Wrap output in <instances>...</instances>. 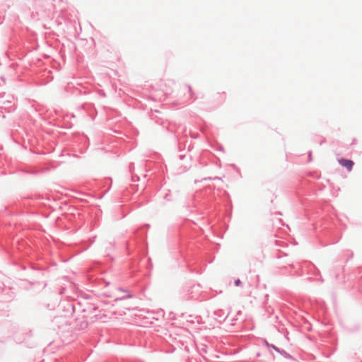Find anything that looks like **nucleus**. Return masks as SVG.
Listing matches in <instances>:
<instances>
[{
    "instance_id": "nucleus-2",
    "label": "nucleus",
    "mask_w": 362,
    "mask_h": 362,
    "mask_svg": "<svg viewBox=\"0 0 362 362\" xmlns=\"http://www.w3.org/2000/svg\"><path fill=\"white\" fill-rule=\"evenodd\" d=\"M240 284H241V282H240V279H237V280L235 281V286H240Z\"/></svg>"
},
{
    "instance_id": "nucleus-1",
    "label": "nucleus",
    "mask_w": 362,
    "mask_h": 362,
    "mask_svg": "<svg viewBox=\"0 0 362 362\" xmlns=\"http://www.w3.org/2000/svg\"><path fill=\"white\" fill-rule=\"evenodd\" d=\"M339 163L341 165L346 168L349 171L351 170L354 165V163L352 160L344 158L339 159Z\"/></svg>"
}]
</instances>
